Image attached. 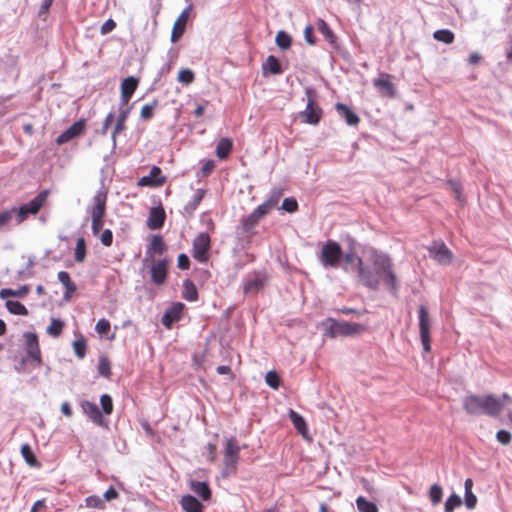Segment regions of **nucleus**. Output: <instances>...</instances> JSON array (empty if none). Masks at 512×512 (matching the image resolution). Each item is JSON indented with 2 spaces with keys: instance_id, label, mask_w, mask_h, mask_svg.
Here are the masks:
<instances>
[{
  "instance_id": "1",
  "label": "nucleus",
  "mask_w": 512,
  "mask_h": 512,
  "mask_svg": "<svg viewBox=\"0 0 512 512\" xmlns=\"http://www.w3.org/2000/svg\"><path fill=\"white\" fill-rule=\"evenodd\" d=\"M372 274L377 280L376 287H368L371 290H378L382 284L392 294H396L399 288L397 276L393 270L391 258L384 253L373 251L371 254Z\"/></svg>"
},
{
  "instance_id": "2",
  "label": "nucleus",
  "mask_w": 512,
  "mask_h": 512,
  "mask_svg": "<svg viewBox=\"0 0 512 512\" xmlns=\"http://www.w3.org/2000/svg\"><path fill=\"white\" fill-rule=\"evenodd\" d=\"M463 408L469 415L497 416L502 410L504 403L492 394L488 395H467L463 398Z\"/></svg>"
},
{
  "instance_id": "3",
  "label": "nucleus",
  "mask_w": 512,
  "mask_h": 512,
  "mask_svg": "<svg viewBox=\"0 0 512 512\" xmlns=\"http://www.w3.org/2000/svg\"><path fill=\"white\" fill-rule=\"evenodd\" d=\"M147 239L150 243L145 250L142 273L144 278L149 274L151 280L160 285V257H155V254H160V234H149Z\"/></svg>"
},
{
  "instance_id": "4",
  "label": "nucleus",
  "mask_w": 512,
  "mask_h": 512,
  "mask_svg": "<svg viewBox=\"0 0 512 512\" xmlns=\"http://www.w3.org/2000/svg\"><path fill=\"white\" fill-rule=\"evenodd\" d=\"M242 447L239 446L235 437H230L226 440L224 445L223 454V470L222 476L224 478L235 475L238 469L240 459V451Z\"/></svg>"
},
{
  "instance_id": "5",
  "label": "nucleus",
  "mask_w": 512,
  "mask_h": 512,
  "mask_svg": "<svg viewBox=\"0 0 512 512\" xmlns=\"http://www.w3.org/2000/svg\"><path fill=\"white\" fill-rule=\"evenodd\" d=\"M48 195L49 190H42L29 202L15 208L14 214L17 224L24 222L30 215H36L43 207Z\"/></svg>"
},
{
  "instance_id": "6",
  "label": "nucleus",
  "mask_w": 512,
  "mask_h": 512,
  "mask_svg": "<svg viewBox=\"0 0 512 512\" xmlns=\"http://www.w3.org/2000/svg\"><path fill=\"white\" fill-rule=\"evenodd\" d=\"M330 325L326 329L325 335L335 338L337 336H354L365 330V326L359 323L337 321L329 318Z\"/></svg>"
},
{
  "instance_id": "7",
  "label": "nucleus",
  "mask_w": 512,
  "mask_h": 512,
  "mask_svg": "<svg viewBox=\"0 0 512 512\" xmlns=\"http://www.w3.org/2000/svg\"><path fill=\"white\" fill-rule=\"evenodd\" d=\"M343 257L341 246L338 242L328 240L321 249L319 261L323 267L337 268Z\"/></svg>"
},
{
  "instance_id": "8",
  "label": "nucleus",
  "mask_w": 512,
  "mask_h": 512,
  "mask_svg": "<svg viewBox=\"0 0 512 512\" xmlns=\"http://www.w3.org/2000/svg\"><path fill=\"white\" fill-rule=\"evenodd\" d=\"M343 270L347 273L356 272L357 281L365 287H376L377 280L372 274L371 267L364 265L362 259L359 257L357 261L343 265Z\"/></svg>"
},
{
  "instance_id": "9",
  "label": "nucleus",
  "mask_w": 512,
  "mask_h": 512,
  "mask_svg": "<svg viewBox=\"0 0 512 512\" xmlns=\"http://www.w3.org/2000/svg\"><path fill=\"white\" fill-rule=\"evenodd\" d=\"M23 338L27 359L34 362L36 367H39L42 363V357L38 335L35 332L26 331L23 333Z\"/></svg>"
},
{
  "instance_id": "10",
  "label": "nucleus",
  "mask_w": 512,
  "mask_h": 512,
  "mask_svg": "<svg viewBox=\"0 0 512 512\" xmlns=\"http://www.w3.org/2000/svg\"><path fill=\"white\" fill-rule=\"evenodd\" d=\"M419 318V333L421 343L425 352H430V330H431V319L426 306L421 305L418 309Z\"/></svg>"
},
{
  "instance_id": "11",
  "label": "nucleus",
  "mask_w": 512,
  "mask_h": 512,
  "mask_svg": "<svg viewBox=\"0 0 512 512\" xmlns=\"http://www.w3.org/2000/svg\"><path fill=\"white\" fill-rule=\"evenodd\" d=\"M211 239L208 233H199L192 243V256L200 262H206L209 257Z\"/></svg>"
},
{
  "instance_id": "12",
  "label": "nucleus",
  "mask_w": 512,
  "mask_h": 512,
  "mask_svg": "<svg viewBox=\"0 0 512 512\" xmlns=\"http://www.w3.org/2000/svg\"><path fill=\"white\" fill-rule=\"evenodd\" d=\"M429 257L440 265H448L452 262L453 253L443 241H434L428 248Z\"/></svg>"
},
{
  "instance_id": "13",
  "label": "nucleus",
  "mask_w": 512,
  "mask_h": 512,
  "mask_svg": "<svg viewBox=\"0 0 512 512\" xmlns=\"http://www.w3.org/2000/svg\"><path fill=\"white\" fill-rule=\"evenodd\" d=\"M266 281L267 276L263 272L248 274L243 281V291L245 294H256L263 289Z\"/></svg>"
},
{
  "instance_id": "14",
  "label": "nucleus",
  "mask_w": 512,
  "mask_h": 512,
  "mask_svg": "<svg viewBox=\"0 0 512 512\" xmlns=\"http://www.w3.org/2000/svg\"><path fill=\"white\" fill-rule=\"evenodd\" d=\"M185 309V304L181 302L172 303L162 315V325L167 328H171L174 323L182 319Z\"/></svg>"
},
{
  "instance_id": "15",
  "label": "nucleus",
  "mask_w": 512,
  "mask_h": 512,
  "mask_svg": "<svg viewBox=\"0 0 512 512\" xmlns=\"http://www.w3.org/2000/svg\"><path fill=\"white\" fill-rule=\"evenodd\" d=\"M86 126V120L81 118L75 121L72 125H70L66 130H64L61 134H59L56 138V143L58 145H63L69 142L72 139L80 136Z\"/></svg>"
},
{
  "instance_id": "16",
  "label": "nucleus",
  "mask_w": 512,
  "mask_h": 512,
  "mask_svg": "<svg viewBox=\"0 0 512 512\" xmlns=\"http://www.w3.org/2000/svg\"><path fill=\"white\" fill-rule=\"evenodd\" d=\"M80 407L82 412L87 415L94 424L101 427L107 426V421L104 419L97 404L89 400H82L80 402Z\"/></svg>"
},
{
  "instance_id": "17",
  "label": "nucleus",
  "mask_w": 512,
  "mask_h": 512,
  "mask_svg": "<svg viewBox=\"0 0 512 512\" xmlns=\"http://www.w3.org/2000/svg\"><path fill=\"white\" fill-rule=\"evenodd\" d=\"M193 6L190 4L188 5L179 15L177 20L174 23L172 33H171V41L176 42L179 40L182 35L185 32L186 24L190 15V12L192 11Z\"/></svg>"
},
{
  "instance_id": "18",
  "label": "nucleus",
  "mask_w": 512,
  "mask_h": 512,
  "mask_svg": "<svg viewBox=\"0 0 512 512\" xmlns=\"http://www.w3.org/2000/svg\"><path fill=\"white\" fill-rule=\"evenodd\" d=\"M303 121L308 124H317L322 117L321 108L314 103L312 97H308L307 105L304 111L301 112Z\"/></svg>"
},
{
  "instance_id": "19",
  "label": "nucleus",
  "mask_w": 512,
  "mask_h": 512,
  "mask_svg": "<svg viewBox=\"0 0 512 512\" xmlns=\"http://www.w3.org/2000/svg\"><path fill=\"white\" fill-rule=\"evenodd\" d=\"M160 13V0H150L145 30L156 34L158 29V15Z\"/></svg>"
},
{
  "instance_id": "20",
  "label": "nucleus",
  "mask_w": 512,
  "mask_h": 512,
  "mask_svg": "<svg viewBox=\"0 0 512 512\" xmlns=\"http://www.w3.org/2000/svg\"><path fill=\"white\" fill-rule=\"evenodd\" d=\"M269 211L265 209V207L260 204L257 206L251 214H249L246 218L243 219L242 225L243 230L245 232H249L252 230L259 222V220L264 217Z\"/></svg>"
},
{
  "instance_id": "21",
  "label": "nucleus",
  "mask_w": 512,
  "mask_h": 512,
  "mask_svg": "<svg viewBox=\"0 0 512 512\" xmlns=\"http://www.w3.org/2000/svg\"><path fill=\"white\" fill-rule=\"evenodd\" d=\"M107 194L108 189L102 183L93 197V206L89 209V212L105 213Z\"/></svg>"
},
{
  "instance_id": "22",
  "label": "nucleus",
  "mask_w": 512,
  "mask_h": 512,
  "mask_svg": "<svg viewBox=\"0 0 512 512\" xmlns=\"http://www.w3.org/2000/svg\"><path fill=\"white\" fill-rule=\"evenodd\" d=\"M137 185L141 187H159L160 186V167L154 165L148 175L142 176L137 181Z\"/></svg>"
},
{
  "instance_id": "23",
  "label": "nucleus",
  "mask_w": 512,
  "mask_h": 512,
  "mask_svg": "<svg viewBox=\"0 0 512 512\" xmlns=\"http://www.w3.org/2000/svg\"><path fill=\"white\" fill-rule=\"evenodd\" d=\"M389 78L390 76L385 74L379 78L374 79L373 85L384 95L395 97L396 88Z\"/></svg>"
},
{
  "instance_id": "24",
  "label": "nucleus",
  "mask_w": 512,
  "mask_h": 512,
  "mask_svg": "<svg viewBox=\"0 0 512 512\" xmlns=\"http://www.w3.org/2000/svg\"><path fill=\"white\" fill-rule=\"evenodd\" d=\"M262 71L264 76L279 75L283 72L279 60L273 55H269L262 64Z\"/></svg>"
},
{
  "instance_id": "25",
  "label": "nucleus",
  "mask_w": 512,
  "mask_h": 512,
  "mask_svg": "<svg viewBox=\"0 0 512 512\" xmlns=\"http://www.w3.org/2000/svg\"><path fill=\"white\" fill-rule=\"evenodd\" d=\"M180 504L185 512H203L202 503L192 495L182 496Z\"/></svg>"
},
{
  "instance_id": "26",
  "label": "nucleus",
  "mask_w": 512,
  "mask_h": 512,
  "mask_svg": "<svg viewBox=\"0 0 512 512\" xmlns=\"http://www.w3.org/2000/svg\"><path fill=\"white\" fill-rule=\"evenodd\" d=\"M335 108L337 112L345 119L348 125L355 126L359 123V117L347 105L343 103H337Z\"/></svg>"
},
{
  "instance_id": "27",
  "label": "nucleus",
  "mask_w": 512,
  "mask_h": 512,
  "mask_svg": "<svg viewBox=\"0 0 512 512\" xmlns=\"http://www.w3.org/2000/svg\"><path fill=\"white\" fill-rule=\"evenodd\" d=\"M190 489L203 501L211 498V490L206 482L192 480L190 481Z\"/></svg>"
},
{
  "instance_id": "28",
  "label": "nucleus",
  "mask_w": 512,
  "mask_h": 512,
  "mask_svg": "<svg viewBox=\"0 0 512 512\" xmlns=\"http://www.w3.org/2000/svg\"><path fill=\"white\" fill-rule=\"evenodd\" d=\"M20 452H21L23 459L30 467H34V468L41 467V463L35 456L31 446L28 443H24L21 445Z\"/></svg>"
},
{
  "instance_id": "29",
  "label": "nucleus",
  "mask_w": 512,
  "mask_h": 512,
  "mask_svg": "<svg viewBox=\"0 0 512 512\" xmlns=\"http://www.w3.org/2000/svg\"><path fill=\"white\" fill-rule=\"evenodd\" d=\"M5 307L13 315L27 316L29 314L26 306L17 300H6Z\"/></svg>"
},
{
  "instance_id": "30",
  "label": "nucleus",
  "mask_w": 512,
  "mask_h": 512,
  "mask_svg": "<svg viewBox=\"0 0 512 512\" xmlns=\"http://www.w3.org/2000/svg\"><path fill=\"white\" fill-rule=\"evenodd\" d=\"M317 29L323 35L324 39L332 46L336 44V36L329 25L322 19L317 22Z\"/></svg>"
},
{
  "instance_id": "31",
  "label": "nucleus",
  "mask_w": 512,
  "mask_h": 512,
  "mask_svg": "<svg viewBox=\"0 0 512 512\" xmlns=\"http://www.w3.org/2000/svg\"><path fill=\"white\" fill-rule=\"evenodd\" d=\"M146 225L152 230L160 229V203L150 209Z\"/></svg>"
},
{
  "instance_id": "32",
  "label": "nucleus",
  "mask_w": 512,
  "mask_h": 512,
  "mask_svg": "<svg viewBox=\"0 0 512 512\" xmlns=\"http://www.w3.org/2000/svg\"><path fill=\"white\" fill-rule=\"evenodd\" d=\"M36 260V256L33 254L28 256V261L25 264V266L17 272V276L19 279L24 280L34 276V271L32 270V268L36 264Z\"/></svg>"
},
{
  "instance_id": "33",
  "label": "nucleus",
  "mask_w": 512,
  "mask_h": 512,
  "mask_svg": "<svg viewBox=\"0 0 512 512\" xmlns=\"http://www.w3.org/2000/svg\"><path fill=\"white\" fill-rule=\"evenodd\" d=\"M29 292V286L24 284L18 289L2 288L0 290V299H7L8 297H23Z\"/></svg>"
},
{
  "instance_id": "34",
  "label": "nucleus",
  "mask_w": 512,
  "mask_h": 512,
  "mask_svg": "<svg viewBox=\"0 0 512 512\" xmlns=\"http://www.w3.org/2000/svg\"><path fill=\"white\" fill-rule=\"evenodd\" d=\"M138 84L139 78L135 76H127L122 80L120 84V90L123 93L127 92V94L133 95L138 87Z\"/></svg>"
},
{
  "instance_id": "35",
  "label": "nucleus",
  "mask_w": 512,
  "mask_h": 512,
  "mask_svg": "<svg viewBox=\"0 0 512 512\" xmlns=\"http://www.w3.org/2000/svg\"><path fill=\"white\" fill-rule=\"evenodd\" d=\"M183 298L190 302L195 301L198 298L196 286L189 279H186L183 282Z\"/></svg>"
},
{
  "instance_id": "36",
  "label": "nucleus",
  "mask_w": 512,
  "mask_h": 512,
  "mask_svg": "<svg viewBox=\"0 0 512 512\" xmlns=\"http://www.w3.org/2000/svg\"><path fill=\"white\" fill-rule=\"evenodd\" d=\"M72 346H73V350H74L75 355L79 359H83L86 356V353H87V341H86L85 337L82 334H80L78 339L73 341Z\"/></svg>"
},
{
  "instance_id": "37",
  "label": "nucleus",
  "mask_w": 512,
  "mask_h": 512,
  "mask_svg": "<svg viewBox=\"0 0 512 512\" xmlns=\"http://www.w3.org/2000/svg\"><path fill=\"white\" fill-rule=\"evenodd\" d=\"M232 149V142L228 138H222L216 147V154L219 159H225Z\"/></svg>"
},
{
  "instance_id": "38",
  "label": "nucleus",
  "mask_w": 512,
  "mask_h": 512,
  "mask_svg": "<svg viewBox=\"0 0 512 512\" xmlns=\"http://www.w3.org/2000/svg\"><path fill=\"white\" fill-rule=\"evenodd\" d=\"M64 325L65 323L63 320L52 318L46 332L52 337H59L63 331Z\"/></svg>"
},
{
  "instance_id": "39",
  "label": "nucleus",
  "mask_w": 512,
  "mask_h": 512,
  "mask_svg": "<svg viewBox=\"0 0 512 512\" xmlns=\"http://www.w3.org/2000/svg\"><path fill=\"white\" fill-rule=\"evenodd\" d=\"M86 241L84 237H79L76 241L74 250V259L76 262H83L86 257Z\"/></svg>"
},
{
  "instance_id": "40",
  "label": "nucleus",
  "mask_w": 512,
  "mask_h": 512,
  "mask_svg": "<svg viewBox=\"0 0 512 512\" xmlns=\"http://www.w3.org/2000/svg\"><path fill=\"white\" fill-rule=\"evenodd\" d=\"M91 215V231L94 236L98 235L100 233V230L103 227L104 224V215L105 213H97V212H89Z\"/></svg>"
},
{
  "instance_id": "41",
  "label": "nucleus",
  "mask_w": 512,
  "mask_h": 512,
  "mask_svg": "<svg viewBox=\"0 0 512 512\" xmlns=\"http://www.w3.org/2000/svg\"><path fill=\"white\" fill-rule=\"evenodd\" d=\"M282 197V190L280 189H273L270 192L269 197L265 202L262 203V205L265 207L266 210L270 211L274 207L277 206V204L280 201V198Z\"/></svg>"
},
{
  "instance_id": "42",
  "label": "nucleus",
  "mask_w": 512,
  "mask_h": 512,
  "mask_svg": "<svg viewBox=\"0 0 512 512\" xmlns=\"http://www.w3.org/2000/svg\"><path fill=\"white\" fill-rule=\"evenodd\" d=\"M433 38L445 44H451L454 41V33L449 29H439L433 33Z\"/></svg>"
},
{
  "instance_id": "43",
  "label": "nucleus",
  "mask_w": 512,
  "mask_h": 512,
  "mask_svg": "<svg viewBox=\"0 0 512 512\" xmlns=\"http://www.w3.org/2000/svg\"><path fill=\"white\" fill-rule=\"evenodd\" d=\"M206 191L204 189H197L192 197V199L185 206V210L188 212H193L197 209L200 202L205 196Z\"/></svg>"
},
{
  "instance_id": "44",
  "label": "nucleus",
  "mask_w": 512,
  "mask_h": 512,
  "mask_svg": "<svg viewBox=\"0 0 512 512\" xmlns=\"http://www.w3.org/2000/svg\"><path fill=\"white\" fill-rule=\"evenodd\" d=\"M290 419L294 427L298 430V432L301 433L302 435H305L307 432V425L304 418L295 411L291 410Z\"/></svg>"
},
{
  "instance_id": "45",
  "label": "nucleus",
  "mask_w": 512,
  "mask_h": 512,
  "mask_svg": "<svg viewBox=\"0 0 512 512\" xmlns=\"http://www.w3.org/2000/svg\"><path fill=\"white\" fill-rule=\"evenodd\" d=\"M357 508L360 512H378V508L374 502L368 501L363 496H359L356 500Z\"/></svg>"
},
{
  "instance_id": "46",
  "label": "nucleus",
  "mask_w": 512,
  "mask_h": 512,
  "mask_svg": "<svg viewBox=\"0 0 512 512\" xmlns=\"http://www.w3.org/2000/svg\"><path fill=\"white\" fill-rule=\"evenodd\" d=\"M275 42L280 49L286 50L291 46L292 39L288 33L281 30L277 33Z\"/></svg>"
},
{
  "instance_id": "47",
  "label": "nucleus",
  "mask_w": 512,
  "mask_h": 512,
  "mask_svg": "<svg viewBox=\"0 0 512 512\" xmlns=\"http://www.w3.org/2000/svg\"><path fill=\"white\" fill-rule=\"evenodd\" d=\"M131 107L122 109L118 115L117 122L113 131V141L115 142V135L124 128L125 120L127 119L129 113H130Z\"/></svg>"
},
{
  "instance_id": "48",
  "label": "nucleus",
  "mask_w": 512,
  "mask_h": 512,
  "mask_svg": "<svg viewBox=\"0 0 512 512\" xmlns=\"http://www.w3.org/2000/svg\"><path fill=\"white\" fill-rule=\"evenodd\" d=\"M100 405L105 415H110L113 412V400L109 394L104 393L100 396Z\"/></svg>"
},
{
  "instance_id": "49",
  "label": "nucleus",
  "mask_w": 512,
  "mask_h": 512,
  "mask_svg": "<svg viewBox=\"0 0 512 512\" xmlns=\"http://www.w3.org/2000/svg\"><path fill=\"white\" fill-rule=\"evenodd\" d=\"M98 373L99 375L109 378L111 375V365L110 361L107 357L103 356L100 357L98 362Z\"/></svg>"
},
{
  "instance_id": "50",
  "label": "nucleus",
  "mask_w": 512,
  "mask_h": 512,
  "mask_svg": "<svg viewBox=\"0 0 512 512\" xmlns=\"http://www.w3.org/2000/svg\"><path fill=\"white\" fill-rule=\"evenodd\" d=\"M157 104H158L157 99H154L150 103L143 105L141 112H140L141 119L142 120L151 119L153 117L154 108L157 106Z\"/></svg>"
},
{
  "instance_id": "51",
  "label": "nucleus",
  "mask_w": 512,
  "mask_h": 512,
  "mask_svg": "<svg viewBox=\"0 0 512 512\" xmlns=\"http://www.w3.org/2000/svg\"><path fill=\"white\" fill-rule=\"evenodd\" d=\"M462 503V500L459 495L453 493L448 497L444 505L445 512H453L455 508L459 507Z\"/></svg>"
},
{
  "instance_id": "52",
  "label": "nucleus",
  "mask_w": 512,
  "mask_h": 512,
  "mask_svg": "<svg viewBox=\"0 0 512 512\" xmlns=\"http://www.w3.org/2000/svg\"><path fill=\"white\" fill-rule=\"evenodd\" d=\"M442 496H443V490H442L441 486L438 484H433L430 487V491H429V497H430L432 504L433 505L438 504L441 501Z\"/></svg>"
},
{
  "instance_id": "53",
  "label": "nucleus",
  "mask_w": 512,
  "mask_h": 512,
  "mask_svg": "<svg viewBox=\"0 0 512 512\" xmlns=\"http://www.w3.org/2000/svg\"><path fill=\"white\" fill-rule=\"evenodd\" d=\"M14 97V94L0 95V118L5 116L10 110V100Z\"/></svg>"
},
{
  "instance_id": "54",
  "label": "nucleus",
  "mask_w": 512,
  "mask_h": 512,
  "mask_svg": "<svg viewBox=\"0 0 512 512\" xmlns=\"http://www.w3.org/2000/svg\"><path fill=\"white\" fill-rule=\"evenodd\" d=\"M85 506L88 508L103 509L104 501L97 495H90L85 498Z\"/></svg>"
},
{
  "instance_id": "55",
  "label": "nucleus",
  "mask_w": 512,
  "mask_h": 512,
  "mask_svg": "<svg viewBox=\"0 0 512 512\" xmlns=\"http://www.w3.org/2000/svg\"><path fill=\"white\" fill-rule=\"evenodd\" d=\"M95 331L101 336H106L110 331V321L106 318H101L95 325Z\"/></svg>"
},
{
  "instance_id": "56",
  "label": "nucleus",
  "mask_w": 512,
  "mask_h": 512,
  "mask_svg": "<svg viewBox=\"0 0 512 512\" xmlns=\"http://www.w3.org/2000/svg\"><path fill=\"white\" fill-rule=\"evenodd\" d=\"M281 208L288 213H294L298 210V203L293 197L285 198L282 202Z\"/></svg>"
},
{
  "instance_id": "57",
  "label": "nucleus",
  "mask_w": 512,
  "mask_h": 512,
  "mask_svg": "<svg viewBox=\"0 0 512 512\" xmlns=\"http://www.w3.org/2000/svg\"><path fill=\"white\" fill-rule=\"evenodd\" d=\"M265 381L269 387L277 389L279 387L280 378L275 371H269L265 376Z\"/></svg>"
},
{
  "instance_id": "58",
  "label": "nucleus",
  "mask_w": 512,
  "mask_h": 512,
  "mask_svg": "<svg viewBox=\"0 0 512 512\" xmlns=\"http://www.w3.org/2000/svg\"><path fill=\"white\" fill-rule=\"evenodd\" d=\"M194 80V73L190 69H182L178 74V81L188 85Z\"/></svg>"
},
{
  "instance_id": "59",
  "label": "nucleus",
  "mask_w": 512,
  "mask_h": 512,
  "mask_svg": "<svg viewBox=\"0 0 512 512\" xmlns=\"http://www.w3.org/2000/svg\"><path fill=\"white\" fill-rule=\"evenodd\" d=\"M464 502L468 509H474L477 504V497L472 491H466L464 495Z\"/></svg>"
},
{
  "instance_id": "60",
  "label": "nucleus",
  "mask_w": 512,
  "mask_h": 512,
  "mask_svg": "<svg viewBox=\"0 0 512 512\" xmlns=\"http://www.w3.org/2000/svg\"><path fill=\"white\" fill-rule=\"evenodd\" d=\"M100 241L106 247L111 246L113 243L112 231L110 229H104L100 235Z\"/></svg>"
},
{
  "instance_id": "61",
  "label": "nucleus",
  "mask_w": 512,
  "mask_h": 512,
  "mask_svg": "<svg viewBox=\"0 0 512 512\" xmlns=\"http://www.w3.org/2000/svg\"><path fill=\"white\" fill-rule=\"evenodd\" d=\"M14 212H15V208H12L10 210H4V211L0 212V229L10 222Z\"/></svg>"
},
{
  "instance_id": "62",
  "label": "nucleus",
  "mask_w": 512,
  "mask_h": 512,
  "mask_svg": "<svg viewBox=\"0 0 512 512\" xmlns=\"http://www.w3.org/2000/svg\"><path fill=\"white\" fill-rule=\"evenodd\" d=\"M496 438L501 444L507 445L511 441V434L507 430H499L496 434Z\"/></svg>"
},
{
  "instance_id": "63",
  "label": "nucleus",
  "mask_w": 512,
  "mask_h": 512,
  "mask_svg": "<svg viewBox=\"0 0 512 512\" xmlns=\"http://www.w3.org/2000/svg\"><path fill=\"white\" fill-rule=\"evenodd\" d=\"M116 27V23L113 19L109 18L107 19L100 28V32L102 35H105L109 32H111Z\"/></svg>"
},
{
  "instance_id": "64",
  "label": "nucleus",
  "mask_w": 512,
  "mask_h": 512,
  "mask_svg": "<svg viewBox=\"0 0 512 512\" xmlns=\"http://www.w3.org/2000/svg\"><path fill=\"white\" fill-rule=\"evenodd\" d=\"M205 451L209 461L213 462L216 460V444L208 443L205 446Z\"/></svg>"
}]
</instances>
